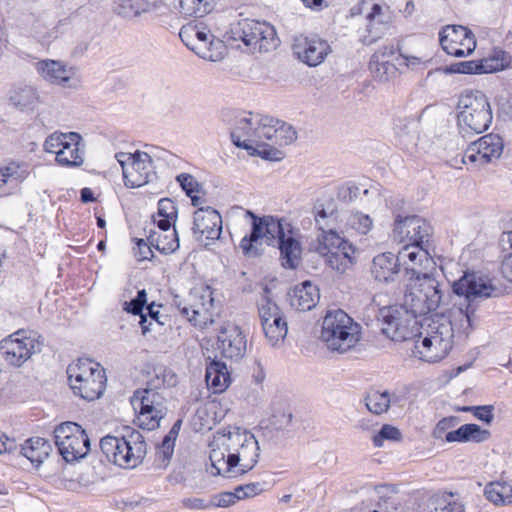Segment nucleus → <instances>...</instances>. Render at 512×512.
Here are the masks:
<instances>
[{
    "label": "nucleus",
    "instance_id": "obj_1",
    "mask_svg": "<svg viewBox=\"0 0 512 512\" xmlns=\"http://www.w3.org/2000/svg\"><path fill=\"white\" fill-rule=\"evenodd\" d=\"M209 458L215 475L236 477L252 470L260 458L255 435L241 427H227L213 435Z\"/></svg>",
    "mask_w": 512,
    "mask_h": 512
},
{
    "label": "nucleus",
    "instance_id": "obj_2",
    "mask_svg": "<svg viewBox=\"0 0 512 512\" xmlns=\"http://www.w3.org/2000/svg\"><path fill=\"white\" fill-rule=\"evenodd\" d=\"M414 357L428 363L443 360L453 346V327L444 315H430L421 320L414 336Z\"/></svg>",
    "mask_w": 512,
    "mask_h": 512
},
{
    "label": "nucleus",
    "instance_id": "obj_3",
    "mask_svg": "<svg viewBox=\"0 0 512 512\" xmlns=\"http://www.w3.org/2000/svg\"><path fill=\"white\" fill-rule=\"evenodd\" d=\"M106 458L115 465L133 469L139 466L147 453V445L139 431L125 427L119 435H107L100 441Z\"/></svg>",
    "mask_w": 512,
    "mask_h": 512
},
{
    "label": "nucleus",
    "instance_id": "obj_4",
    "mask_svg": "<svg viewBox=\"0 0 512 512\" xmlns=\"http://www.w3.org/2000/svg\"><path fill=\"white\" fill-rule=\"evenodd\" d=\"M457 125L463 135L485 132L493 120L489 97L481 90H465L458 98Z\"/></svg>",
    "mask_w": 512,
    "mask_h": 512
},
{
    "label": "nucleus",
    "instance_id": "obj_5",
    "mask_svg": "<svg viewBox=\"0 0 512 512\" xmlns=\"http://www.w3.org/2000/svg\"><path fill=\"white\" fill-rule=\"evenodd\" d=\"M361 336V326L343 310H330L325 314L320 339L328 350L344 354L356 347Z\"/></svg>",
    "mask_w": 512,
    "mask_h": 512
},
{
    "label": "nucleus",
    "instance_id": "obj_6",
    "mask_svg": "<svg viewBox=\"0 0 512 512\" xmlns=\"http://www.w3.org/2000/svg\"><path fill=\"white\" fill-rule=\"evenodd\" d=\"M227 41L237 48H242V43L251 52H270L279 45L276 30L272 25L248 19L232 25Z\"/></svg>",
    "mask_w": 512,
    "mask_h": 512
},
{
    "label": "nucleus",
    "instance_id": "obj_7",
    "mask_svg": "<svg viewBox=\"0 0 512 512\" xmlns=\"http://www.w3.org/2000/svg\"><path fill=\"white\" fill-rule=\"evenodd\" d=\"M68 380L75 394L88 401L101 397L106 387L104 368L91 359H78L67 368Z\"/></svg>",
    "mask_w": 512,
    "mask_h": 512
},
{
    "label": "nucleus",
    "instance_id": "obj_8",
    "mask_svg": "<svg viewBox=\"0 0 512 512\" xmlns=\"http://www.w3.org/2000/svg\"><path fill=\"white\" fill-rule=\"evenodd\" d=\"M179 36L183 43L200 58L222 61L227 55L224 41L216 38L203 20H193L183 25Z\"/></svg>",
    "mask_w": 512,
    "mask_h": 512
},
{
    "label": "nucleus",
    "instance_id": "obj_9",
    "mask_svg": "<svg viewBox=\"0 0 512 512\" xmlns=\"http://www.w3.org/2000/svg\"><path fill=\"white\" fill-rule=\"evenodd\" d=\"M313 248L338 274L346 273L357 262L356 247L334 230L321 232Z\"/></svg>",
    "mask_w": 512,
    "mask_h": 512
},
{
    "label": "nucleus",
    "instance_id": "obj_10",
    "mask_svg": "<svg viewBox=\"0 0 512 512\" xmlns=\"http://www.w3.org/2000/svg\"><path fill=\"white\" fill-rule=\"evenodd\" d=\"M442 298L443 291L435 278H415L406 284L402 305L422 320L439 307Z\"/></svg>",
    "mask_w": 512,
    "mask_h": 512
},
{
    "label": "nucleus",
    "instance_id": "obj_11",
    "mask_svg": "<svg viewBox=\"0 0 512 512\" xmlns=\"http://www.w3.org/2000/svg\"><path fill=\"white\" fill-rule=\"evenodd\" d=\"M245 217H249L252 220V232L250 236L242 238L240 248L249 257L259 255L263 244L270 246L277 243L291 225L285 219H279L270 215L257 217L248 210L245 211Z\"/></svg>",
    "mask_w": 512,
    "mask_h": 512
},
{
    "label": "nucleus",
    "instance_id": "obj_12",
    "mask_svg": "<svg viewBox=\"0 0 512 512\" xmlns=\"http://www.w3.org/2000/svg\"><path fill=\"white\" fill-rule=\"evenodd\" d=\"M177 217L178 209L171 199L159 200L157 213L153 216L159 231H152L149 240L162 253L170 254L179 248V238L175 228Z\"/></svg>",
    "mask_w": 512,
    "mask_h": 512
},
{
    "label": "nucleus",
    "instance_id": "obj_13",
    "mask_svg": "<svg viewBox=\"0 0 512 512\" xmlns=\"http://www.w3.org/2000/svg\"><path fill=\"white\" fill-rule=\"evenodd\" d=\"M257 311L267 343L273 348L282 347L288 334V323L267 288L257 300Z\"/></svg>",
    "mask_w": 512,
    "mask_h": 512
},
{
    "label": "nucleus",
    "instance_id": "obj_14",
    "mask_svg": "<svg viewBox=\"0 0 512 512\" xmlns=\"http://www.w3.org/2000/svg\"><path fill=\"white\" fill-rule=\"evenodd\" d=\"M114 157L122 169L124 185L127 188H141L149 184L156 175L153 159L144 151H120Z\"/></svg>",
    "mask_w": 512,
    "mask_h": 512
},
{
    "label": "nucleus",
    "instance_id": "obj_15",
    "mask_svg": "<svg viewBox=\"0 0 512 512\" xmlns=\"http://www.w3.org/2000/svg\"><path fill=\"white\" fill-rule=\"evenodd\" d=\"M379 317L383 334L398 342L413 339L421 323V320L402 304L381 308Z\"/></svg>",
    "mask_w": 512,
    "mask_h": 512
},
{
    "label": "nucleus",
    "instance_id": "obj_16",
    "mask_svg": "<svg viewBox=\"0 0 512 512\" xmlns=\"http://www.w3.org/2000/svg\"><path fill=\"white\" fill-rule=\"evenodd\" d=\"M83 139L76 132H54L44 142V150L54 154L58 165L63 167H80L84 163Z\"/></svg>",
    "mask_w": 512,
    "mask_h": 512
},
{
    "label": "nucleus",
    "instance_id": "obj_17",
    "mask_svg": "<svg viewBox=\"0 0 512 512\" xmlns=\"http://www.w3.org/2000/svg\"><path fill=\"white\" fill-rule=\"evenodd\" d=\"M132 405L138 411V425L147 430L158 428L168 411L165 397L155 389L136 391L132 398Z\"/></svg>",
    "mask_w": 512,
    "mask_h": 512
},
{
    "label": "nucleus",
    "instance_id": "obj_18",
    "mask_svg": "<svg viewBox=\"0 0 512 512\" xmlns=\"http://www.w3.org/2000/svg\"><path fill=\"white\" fill-rule=\"evenodd\" d=\"M59 453L67 462L78 461L90 451V440L85 430L74 422H64L54 430Z\"/></svg>",
    "mask_w": 512,
    "mask_h": 512
},
{
    "label": "nucleus",
    "instance_id": "obj_19",
    "mask_svg": "<svg viewBox=\"0 0 512 512\" xmlns=\"http://www.w3.org/2000/svg\"><path fill=\"white\" fill-rule=\"evenodd\" d=\"M42 342L31 333L19 330L0 342V353L6 363L13 367H21L31 357L40 352Z\"/></svg>",
    "mask_w": 512,
    "mask_h": 512
},
{
    "label": "nucleus",
    "instance_id": "obj_20",
    "mask_svg": "<svg viewBox=\"0 0 512 512\" xmlns=\"http://www.w3.org/2000/svg\"><path fill=\"white\" fill-rule=\"evenodd\" d=\"M504 150V141L498 134H487L471 143L462 157L463 164L475 168L483 167L498 160Z\"/></svg>",
    "mask_w": 512,
    "mask_h": 512
},
{
    "label": "nucleus",
    "instance_id": "obj_21",
    "mask_svg": "<svg viewBox=\"0 0 512 512\" xmlns=\"http://www.w3.org/2000/svg\"><path fill=\"white\" fill-rule=\"evenodd\" d=\"M36 69L41 78L49 84L73 90L79 89L82 85L78 69L63 61L40 60L36 64Z\"/></svg>",
    "mask_w": 512,
    "mask_h": 512
},
{
    "label": "nucleus",
    "instance_id": "obj_22",
    "mask_svg": "<svg viewBox=\"0 0 512 512\" xmlns=\"http://www.w3.org/2000/svg\"><path fill=\"white\" fill-rule=\"evenodd\" d=\"M397 257L407 282L415 278L432 277L430 273L435 268V262L422 245H404Z\"/></svg>",
    "mask_w": 512,
    "mask_h": 512
},
{
    "label": "nucleus",
    "instance_id": "obj_23",
    "mask_svg": "<svg viewBox=\"0 0 512 512\" xmlns=\"http://www.w3.org/2000/svg\"><path fill=\"white\" fill-rule=\"evenodd\" d=\"M442 49L453 57L471 55L476 49V39L470 29L461 25H447L439 33Z\"/></svg>",
    "mask_w": 512,
    "mask_h": 512
},
{
    "label": "nucleus",
    "instance_id": "obj_24",
    "mask_svg": "<svg viewBox=\"0 0 512 512\" xmlns=\"http://www.w3.org/2000/svg\"><path fill=\"white\" fill-rule=\"evenodd\" d=\"M216 350L222 358L239 361L247 350V341L241 328L231 322L221 324L217 336Z\"/></svg>",
    "mask_w": 512,
    "mask_h": 512
},
{
    "label": "nucleus",
    "instance_id": "obj_25",
    "mask_svg": "<svg viewBox=\"0 0 512 512\" xmlns=\"http://www.w3.org/2000/svg\"><path fill=\"white\" fill-rule=\"evenodd\" d=\"M251 120L254 122L257 121V124L254 125L252 138L248 139L250 142L249 145L252 146L250 154L259 155L270 161H279L283 159V152L277 147H272L269 142L271 138L273 118L253 115Z\"/></svg>",
    "mask_w": 512,
    "mask_h": 512
},
{
    "label": "nucleus",
    "instance_id": "obj_26",
    "mask_svg": "<svg viewBox=\"0 0 512 512\" xmlns=\"http://www.w3.org/2000/svg\"><path fill=\"white\" fill-rule=\"evenodd\" d=\"M292 50L297 59L310 67L320 65L331 53V47L326 40L304 35L294 38Z\"/></svg>",
    "mask_w": 512,
    "mask_h": 512
},
{
    "label": "nucleus",
    "instance_id": "obj_27",
    "mask_svg": "<svg viewBox=\"0 0 512 512\" xmlns=\"http://www.w3.org/2000/svg\"><path fill=\"white\" fill-rule=\"evenodd\" d=\"M430 227L428 223L417 216H398L394 222L393 237L403 245H422L428 238Z\"/></svg>",
    "mask_w": 512,
    "mask_h": 512
},
{
    "label": "nucleus",
    "instance_id": "obj_28",
    "mask_svg": "<svg viewBox=\"0 0 512 512\" xmlns=\"http://www.w3.org/2000/svg\"><path fill=\"white\" fill-rule=\"evenodd\" d=\"M453 291L459 297H463L464 301L472 302L492 297L496 288L488 277L466 273L453 284Z\"/></svg>",
    "mask_w": 512,
    "mask_h": 512
},
{
    "label": "nucleus",
    "instance_id": "obj_29",
    "mask_svg": "<svg viewBox=\"0 0 512 512\" xmlns=\"http://www.w3.org/2000/svg\"><path fill=\"white\" fill-rule=\"evenodd\" d=\"M193 234L197 240H215L222 232V218L211 207H200L194 212Z\"/></svg>",
    "mask_w": 512,
    "mask_h": 512
},
{
    "label": "nucleus",
    "instance_id": "obj_30",
    "mask_svg": "<svg viewBox=\"0 0 512 512\" xmlns=\"http://www.w3.org/2000/svg\"><path fill=\"white\" fill-rule=\"evenodd\" d=\"M369 68L372 75L381 82L396 77L399 66L393 49L384 47L376 51L371 57Z\"/></svg>",
    "mask_w": 512,
    "mask_h": 512
},
{
    "label": "nucleus",
    "instance_id": "obj_31",
    "mask_svg": "<svg viewBox=\"0 0 512 512\" xmlns=\"http://www.w3.org/2000/svg\"><path fill=\"white\" fill-rule=\"evenodd\" d=\"M339 230L349 236H365L374 228L372 214L362 210H351L344 213L340 219Z\"/></svg>",
    "mask_w": 512,
    "mask_h": 512
},
{
    "label": "nucleus",
    "instance_id": "obj_32",
    "mask_svg": "<svg viewBox=\"0 0 512 512\" xmlns=\"http://www.w3.org/2000/svg\"><path fill=\"white\" fill-rule=\"evenodd\" d=\"M279 244L282 265L286 268H296L301 260L302 246L298 231L290 225L283 236L277 241Z\"/></svg>",
    "mask_w": 512,
    "mask_h": 512
},
{
    "label": "nucleus",
    "instance_id": "obj_33",
    "mask_svg": "<svg viewBox=\"0 0 512 512\" xmlns=\"http://www.w3.org/2000/svg\"><path fill=\"white\" fill-rule=\"evenodd\" d=\"M344 213H340L336 203L332 199H319L314 204L313 215L318 228L324 232L339 230L340 219Z\"/></svg>",
    "mask_w": 512,
    "mask_h": 512
},
{
    "label": "nucleus",
    "instance_id": "obj_34",
    "mask_svg": "<svg viewBox=\"0 0 512 512\" xmlns=\"http://www.w3.org/2000/svg\"><path fill=\"white\" fill-rule=\"evenodd\" d=\"M399 271L398 257L391 252L380 253L372 260L371 275L379 283L394 282Z\"/></svg>",
    "mask_w": 512,
    "mask_h": 512
},
{
    "label": "nucleus",
    "instance_id": "obj_35",
    "mask_svg": "<svg viewBox=\"0 0 512 512\" xmlns=\"http://www.w3.org/2000/svg\"><path fill=\"white\" fill-rule=\"evenodd\" d=\"M288 296L291 307L298 311L313 309L320 298L318 287L310 281H304L293 287Z\"/></svg>",
    "mask_w": 512,
    "mask_h": 512
},
{
    "label": "nucleus",
    "instance_id": "obj_36",
    "mask_svg": "<svg viewBox=\"0 0 512 512\" xmlns=\"http://www.w3.org/2000/svg\"><path fill=\"white\" fill-rule=\"evenodd\" d=\"M435 315H444L452 324L453 332L458 330L468 334L473 330L475 310L472 308L470 302L460 299V302L455 303L447 313H436Z\"/></svg>",
    "mask_w": 512,
    "mask_h": 512
},
{
    "label": "nucleus",
    "instance_id": "obj_37",
    "mask_svg": "<svg viewBox=\"0 0 512 512\" xmlns=\"http://www.w3.org/2000/svg\"><path fill=\"white\" fill-rule=\"evenodd\" d=\"M52 452V445L44 438H30L21 447V454L26 457L32 465L39 467Z\"/></svg>",
    "mask_w": 512,
    "mask_h": 512
},
{
    "label": "nucleus",
    "instance_id": "obj_38",
    "mask_svg": "<svg viewBox=\"0 0 512 512\" xmlns=\"http://www.w3.org/2000/svg\"><path fill=\"white\" fill-rule=\"evenodd\" d=\"M206 382L215 393L224 392L231 384V377L226 364L212 361L206 368Z\"/></svg>",
    "mask_w": 512,
    "mask_h": 512
},
{
    "label": "nucleus",
    "instance_id": "obj_39",
    "mask_svg": "<svg viewBox=\"0 0 512 512\" xmlns=\"http://www.w3.org/2000/svg\"><path fill=\"white\" fill-rule=\"evenodd\" d=\"M215 305H208L190 301L189 306L181 309V313L194 325L206 328L214 322L213 311Z\"/></svg>",
    "mask_w": 512,
    "mask_h": 512
},
{
    "label": "nucleus",
    "instance_id": "obj_40",
    "mask_svg": "<svg viewBox=\"0 0 512 512\" xmlns=\"http://www.w3.org/2000/svg\"><path fill=\"white\" fill-rule=\"evenodd\" d=\"M9 100L14 107L21 111L33 110L40 103L37 90L28 85L18 86L11 90Z\"/></svg>",
    "mask_w": 512,
    "mask_h": 512
},
{
    "label": "nucleus",
    "instance_id": "obj_41",
    "mask_svg": "<svg viewBox=\"0 0 512 512\" xmlns=\"http://www.w3.org/2000/svg\"><path fill=\"white\" fill-rule=\"evenodd\" d=\"M251 117H253V115L249 114L237 119L231 131V139L233 143L237 147L247 150L249 153L252 146L249 145L250 142L248 139L252 138L254 125L257 124V121L254 122L251 120Z\"/></svg>",
    "mask_w": 512,
    "mask_h": 512
},
{
    "label": "nucleus",
    "instance_id": "obj_42",
    "mask_svg": "<svg viewBox=\"0 0 512 512\" xmlns=\"http://www.w3.org/2000/svg\"><path fill=\"white\" fill-rule=\"evenodd\" d=\"M152 7L149 0H116L114 12L122 17L133 18L150 11Z\"/></svg>",
    "mask_w": 512,
    "mask_h": 512
},
{
    "label": "nucleus",
    "instance_id": "obj_43",
    "mask_svg": "<svg viewBox=\"0 0 512 512\" xmlns=\"http://www.w3.org/2000/svg\"><path fill=\"white\" fill-rule=\"evenodd\" d=\"M296 139L297 132L290 124L273 119L271 138L269 140L272 147L290 145Z\"/></svg>",
    "mask_w": 512,
    "mask_h": 512
},
{
    "label": "nucleus",
    "instance_id": "obj_44",
    "mask_svg": "<svg viewBox=\"0 0 512 512\" xmlns=\"http://www.w3.org/2000/svg\"><path fill=\"white\" fill-rule=\"evenodd\" d=\"M486 498L495 505L512 503V485L508 482H491L484 490Z\"/></svg>",
    "mask_w": 512,
    "mask_h": 512
},
{
    "label": "nucleus",
    "instance_id": "obj_45",
    "mask_svg": "<svg viewBox=\"0 0 512 512\" xmlns=\"http://www.w3.org/2000/svg\"><path fill=\"white\" fill-rule=\"evenodd\" d=\"M511 63V56L502 49H494L487 57L480 60L483 74L502 71Z\"/></svg>",
    "mask_w": 512,
    "mask_h": 512
},
{
    "label": "nucleus",
    "instance_id": "obj_46",
    "mask_svg": "<svg viewBox=\"0 0 512 512\" xmlns=\"http://www.w3.org/2000/svg\"><path fill=\"white\" fill-rule=\"evenodd\" d=\"M178 11L184 17L202 18L212 10L211 0H178Z\"/></svg>",
    "mask_w": 512,
    "mask_h": 512
},
{
    "label": "nucleus",
    "instance_id": "obj_47",
    "mask_svg": "<svg viewBox=\"0 0 512 512\" xmlns=\"http://www.w3.org/2000/svg\"><path fill=\"white\" fill-rule=\"evenodd\" d=\"M390 403L391 395L387 391L372 390L365 398L367 409L377 415L386 412Z\"/></svg>",
    "mask_w": 512,
    "mask_h": 512
},
{
    "label": "nucleus",
    "instance_id": "obj_48",
    "mask_svg": "<svg viewBox=\"0 0 512 512\" xmlns=\"http://www.w3.org/2000/svg\"><path fill=\"white\" fill-rule=\"evenodd\" d=\"M147 302V294L145 290L138 291L137 296L129 302L124 303V310L128 313L140 316V325L142 334L145 335L150 332V327L146 325L148 319L145 314L142 313L144 305Z\"/></svg>",
    "mask_w": 512,
    "mask_h": 512
},
{
    "label": "nucleus",
    "instance_id": "obj_49",
    "mask_svg": "<svg viewBox=\"0 0 512 512\" xmlns=\"http://www.w3.org/2000/svg\"><path fill=\"white\" fill-rule=\"evenodd\" d=\"M177 181L180 183L186 194L191 198L193 206H199L204 203L203 198L198 195L200 191V184L192 175L182 173L177 176Z\"/></svg>",
    "mask_w": 512,
    "mask_h": 512
},
{
    "label": "nucleus",
    "instance_id": "obj_50",
    "mask_svg": "<svg viewBox=\"0 0 512 512\" xmlns=\"http://www.w3.org/2000/svg\"><path fill=\"white\" fill-rule=\"evenodd\" d=\"M445 74H483L480 60H469L454 63L443 69Z\"/></svg>",
    "mask_w": 512,
    "mask_h": 512
},
{
    "label": "nucleus",
    "instance_id": "obj_51",
    "mask_svg": "<svg viewBox=\"0 0 512 512\" xmlns=\"http://www.w3.org/2000/svg\"><path fill=\"white\" fill-rule=\"evenodd\" d=\"M401 439L400 430L389 424H385L372 438L373 443L376 447H382L384 441H399Z\"/></svg>",
    "mask_w": 512,
    "mask_h": 512
},
{
    "label": "nucleus",
    "instance_id": "obj_52",
    "mask_svg": "<svg viewBox=\"0 0 512 512\" xmlns=\"http://www.w3.org/2000/svg\"><path fill=\"white\" fill-rule=\"evenodd\" d=\"M463 430L465 442L480 443L490 438V432L477 424H464Z\"/></svg>",
    "mask_w": 512,
    "mask_h": 512
},
{
    "label": "nucleus",
    "instance_id": "obj_53",
    "mask_svg": "<svg viewBox=\"0 0 512 512\" xmlns=\"http://www.w3.org/2000/svg\"><path fill=\"white\" fill-rule=\"evenodd\" d=\"M366 18L371 23H386L390 18L389 8L386 5L372 3L366 12Z\"/></svg>",
    "mask_w": 512,
    "mask_h": 512
},
{
    "label": "nucleus",
    "instance_id": "obj_54",
    "mask_svg": "<svg viewBox=\"0 0 512 512\" xmlns=\"http://www.w3.org/2000/svg\"><path fill=\"white\" fill-rule=\"evenodd\" d=\"M190 301L214 305L213 290L208 285H199L194 287L190 293Z\"/></svg>",
    "mask_w": 512,
    "mask_h": 512
},
{
    "label": "nucleus",
    "instance_id": "obj_55",
    "mask_svg": "<svg viewBox=\"0 0 512 512\" xmlns=\"http://www.w3.org/2000/svg\"><path fill=\"white\" fill-rule=\"evenodd\" d=\"M396 62L399 69L405 66L409 70H420L425 67V60L422 57L415 55L400 54L396 55Z\"/></svg>",
    "mask_w": 512,
    "mask_h": 512
},
{
    "label": "nucleus",
    "instance_id": "obj_56",
    "mask_svg": "<svg viewBox=\"0 0 512 512\" xmlns=\"http://www.w3.org/2000/svg\"><path fill=\"white\" fill-rule=\"evenodd\" d=\"M7 182L15 180L16 182H22L28 176V171L25 167L11 163L10 165L3 168Z\"/></svg>",
    "mask_w": 512,
    "mask_h": 512
},
{
    "label": "nucleus",
    "instance_id": "obj_57",
    "mask_svg": "<svg viewBox=\"0 0 512 512\" xmlns=\"http://www.w3.org/2000/svg\"><path fill=\"white\" fill-rule=\"evenodd\" d=\"M457 424V418L455 417H447L440 420L434 430H433V437L436 439H445V436L447 432H450L449 430L453 427H455Z\"/></svg>",
    "mask_w": 512,
    "mask_h": 512
},
{
    "label": "nucleus",
    "instance_id": "obj_58",
    "mask_svg": "<svg viewBox=\"0 0 512 512\" xmlns=\"http://www.w3.org/2000/svg\"><path fill=\"white\" fill-rule=\"evenodd\" d=\"M211 507H230L238 500L237 494L232 492H223L213 496L211 499Z\"/></svg>",
    "mask_w": 512,
    "mask_h": 512
},
{
    "label": "nucleus",
    "instance_id": "obj_59",
    "mask_svg": "<svg viewBox=\"0 0 512 512\" xmlns=\"http://www.w3.org/2000/svg\"><path fill=\"white\" fill-rule=\"evenodd\" d=\"M235 491H236L238 500H240V499H244L247 497H253V496L260 494L263 491V488L260 483H249V484L238 487Z\"/></svg>",
    "mask_w": 512,
    "mask_h": 512
},
{
    "label": "nucleus",
    "instance_id": "obj_60",
    "mask_svg": "<svg viewBox=\"0 0 512 512\" xmlns=\"http://www.w3.org/2000/svg\"><path fill=\"white\" fill-rule=\"evenodd\" d=\"M464 411H473L474 416L486 423H491L493 420V407L492 406H476L464 408Z\"/></svg>",
    "mask_w": 512,
    "mask_h": 512
},
{
    "label": "nucleus",
    "instance_id": "obj_61",
    "mask_svg": "<svg viewBox=\"0 0 512 512\" xmlns=\"http://www.w3.org/2000/svg\"><path fill=\"white\" fill-rule=\"evenodd\" d=\"M16 441L0 430V454L11 453L16 450Z\"/></svg>",
    "mask_w": 512,
    "mask_h": 512
},
{
    "label": "nucleus",
    "instance_id": "obj_62",
    "mask_svg": "<svg viewBox=\"0 0 512 512\" xmlns=\"http://www.w3.org/2000/svg\"><path fill=\"white\" fill-rule=\"evenodd\" d=\"M152 254L151 247L144 240H138L135 250V256L138 260H148L152 257Z\"/></svg>",
    "mask_w": 512,
    "mask_h": 512
},
{
    "label": "nucleus",
    "instance_id": "obj_63",
    "mask_svg": "<svg viewBox=\"0 0 512 512\" xmlns=\"http://www.w3.org/2000/svg\"><path fill=\"white\" fill-rule=\"evenodd\" d=\"M429 512H461L455 503L447 502L444 499L438 500Z\"/></svg>",
    "mask_w": 512,
    "mask_h": 512
},
{
    "label": "nucleus",
    "instance_id": "obj_64",
    "mask_svg": "<svg viewBox=\"0 0 512 512\" xmlns=\"http://www.w3.org/2000/svg\"><path fill=\"white\" fill-rule=\"evenodd\" d=\"M185 506L191 509H199V510H205L212 508L211 507V500L205 501L201 498H190L184 501Z\"/></svg>",
    "mask_w": 512,
    "mask_h": 512
}]
</instances>
